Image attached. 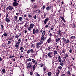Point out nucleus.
Returning a JSON list of instances; mask_svg holds the SVG:
<instances>
[{"label":"nucleus","instance_id":"nucleus-5","mask_svg":"<svg viewBox=\"0 0 76 76\" xmlns=\"http://www.w3.org/2000/svg\"><path fill=\"white\" fill-rule=\"evenodd\" d=\"M34 23L31 24L28 27V30L29 31H31V30H32V29L34 28Z\"/></svg>","mask_w":76,"mask_h":76},{"label":"nucleus","instance_id":"nucleus-11","mask_svg":"<svg viewBox=\"0 0 76 76\" xmlns=\"http://www.w3.org/2000/svg\"><path fill=\"white\" fill-rule=\"evenodd\" d=\"M49 20V18H47L45 19L44 21V24H46L47 22H48V21Z\"/></svg>","mask_w":76,"mask_h":76},{"label":"nucleus","instance_id":"nucleus-22","mask_svg":"<svg viewBox=\"0 0 76 76\" xmlns=\"http://www.w3.org/2000/svg\"><path fill=\"white\" fill-rule=\"evenodd\" d=\"M54 29V26H52L51 27V28L50 29L49 32H51V31L53 30Z\"/></svg>","mask_w":76,"mask_h":76},{"label":"nucleus","instance_id":"nucleus-53","mask_svg":"<svg viewBox=\"0 0 76 76\" xmlns=\"http://www.w3.org/2000/svg\"><path fill=\"white\" fill-rule=\"evenodd\" d=\"M33 18H34V19H37V15H36L34 16H33Z\"/></svg>","mask_w":76,"mask_h":76},{"label":"nucleus","instance_id":"nucleus-1","mask_svg":"<svg viewBox=\"0 0 76 76\" xmlns=\"http://www.w3.org/2000/svg\"><path fill=\"white\" fill-rule=\"evenodd\" d=\"M45 35V31H43L42 34V36L40 38V39L41 40H42L44 41H45V40H46V38H47V37L45 36L44 37V35Z\"/></svg>","mask_w":76,"mask_h":76},{"label":"nucleus","instance_id":"nucleus-46","mask_svg":"<svg viewBox=\"0 0 76 76\" xmlns=\"http://www.w3.org/2000/svg\"><path fill=\"white\" fill-rule=\"evenodd\" d=\"M28 18H31L32 17V15L28 14Z\"/></svg>","mask_w":76,"mask_h":76},{"label":"nucleus","instance_id":"nucleus-4","mask_svg":"<svg viewBox=\"0 0 76 76\" xmlns=\"http://www.w3.org/2000/svg\"><path fill=\"white\" fill-rule=\"evenodd\" d=\"M38 32H39V30L38 29H34L33 30V34L35 35V34H38Z\"/></svg>","mask_w":76,"mask_h":76},{"label":"nucleus","instance_id":"nucleus-49","mask_svg":"<svg viewBox=\"0 0 76 76\" xmlns=\"http://www.w3.org/2000/svg\"><path fill=\"white\" fill-rule=\"evenodd\" d=\"M46 70V68L45 67H43V72H45V71Z\"/></svg>","mask_w":76,"mask_h":76},{"label":"nucleus","instance_id":"nucleus-63","mask_svg":"<svg viewBox=\"0 0 76 76\" xmlns=\"http://www.w3.org/2000/svg\"><path fill=\"white\" fill-rule=\"evenodd\" d=\"M30 74L31 76H32V75L33 74V72H30Z\"/></svg>","mask_w":76,"mask_h":76},{"label":"nucleus","instance_id":"nucleus-36","mask_svg":"<svg viewBox=\"0 0 76 76\" xmlns=\"http://www.w3.org/2000/svg\"><path fill=\"white\" fill-rule=\"evenodd\" d=\"M2 72L3 73H6V70L5 69H4L2 70Z\"/></svg>","mask_w":76,"mask_h":76},{"label":"nucleus","instance_id":"nucleus-52","mask_svg":"<svg viewBox=\"0 0 76 76\" xmlns=\"http://www.w3.org/2000/svg\"><path fill=\"white\" fill-rule=\"evenodd\" d=\"M60 65H61V66H64V64H63V63L62 62H61L60 63Z\"/></svg>","mask_w":76,"mask_h":76},{"label":"nucleus","instance_id":"nucleus-54","mask_svg":"<svg viewBox=\"0 0 76 76\" xmlns=\"http://www.w3.org/2000/svg\"><path fill=\"white\" fill-rule=\"evenodd\" d=\"M8 16H9L8 14H7V13H6V18H8Z\"/></svg>","mask_w":76,"mask_h":76},{"label":"nucleus","instance_id":"nucleus-62","mask_svg":"<svg viewBox=\"0 0 76 76\" xmlns=\"http://www.w3.org/2000/svg\"><path fill=\"white\" fill-rule=\"evenodd\" d=\"M66 61V59H63L62 60V62L64 63H65V61Z\"/></svg>","mask_w":76,"mask_h":76},{"label":"nucleus","instance_id":"nucleus-12","mask_svg":"<svg viewBox=\"0 0 76 76\" xmlns=\"http://www.w3.org/2000/svg\"><path fill=\"white\" fill-rule=\"evenodd\" d=\"M31 62H32V63H35V65L37 66V61H35L34 60V59H32L31 60Z\"/></svg>","mask_w":76,"mask_h":76},{"label":"nucleus","instance_id":"nucleus-2","mask_svg":"<svg viewBox=\"0 0 76 76\" xmlns=\"http://www.w3.org/2000/svg\"><path fill=\"white\" fill-rule=\"evenodd\" d=\"M44 41L40 39V41L38 43H36V48L38 49V48H40V46H39V45H41V44H42L44 43Z\"/></svg>","mask_w":76,"mask_h":76},{"label":"nucleus","instance_id":"nucleus-44","mask_svg":"<svg viewBox=\"0 0 76 76\" xmlns=\"http://www.w3.org/2000/svg\"><path fill=\"white\" fill-rule=\"evenodd\" d=\"M8 44L9 45H10L11 44H12V42H11V41H10L9 40L8 42Z\"/></svg>","mask_w":76,"mask_h":76},{"label":"nucleus","instance_id":"nucleus-55","mask_svg":"<svg viewBox=\"0 0 76 76\" xmlns=\"http://www.w3.org/2000/svg\"><path fill=\"white\" fill-rule=\"evenodd\" d=\"M58 35H59L60 36H62V35H63V32L60 33L59 34H58Z\"/></svg>","mask_w":76,"mask_h":76},{"label":"nucleus","instance_id":"nucleus-13","mask_svg":"<svg viewBox=\"0 0 76 76\" xmlns=\"http://www.w3.org/2000/svg\"><path fill=\"white\" fill-rule=\"evenodd\" d=\"M5 21L7 22V23H9L10 22V20L9 18H6Z\"/></svg>","mask_w":76,"mask_h":76},{"label":"nucleus","instance_id":"nucleus-16","mask_svg":"<svg viewBox=\"0 0 76 76\" xmlns=\"http://www.w3.org/2000/svg\"><path fill=\"white\" fill-rule=\"evenodd\" d=\"M51 6H49L46 7V9L48 11V10H50V9H51Z\"/></svg>","mask_w":76,"mask_h":76},{"label":"nucleus","instance_id":"nucleus-26","mask_svg":"<svg viewBox=\"0 0 76 76\" xmlns=\"http://www.w3.org/2000/svg\"><path fill=\"white\" fill-rule=\"evenodd\" d=\"M3 35H4V37H7V32H5L3 34Z\"/></svg>","mask_w":76,"mask_h":76},{"label":"nucleus","instance_id":"nucleus-37","mask_svg":"<svg viewBox=\"0 0 76 76\" xmlns=\"http://www.w3.org/2000/svg\"><path fill=\"white\" fill-rule=\"evenodd\" d=\"M46 15H47V13L44 12V17H43V18L44 19H45V17H46Z\"/></svg>","mask_w":76,"mask_h":76},{"label":"nucleus","instance_id":"nucleus-19","mask_svg":"<svg viewBox=\"0 0 76 76\" xmlns=\"http://www.w3.org/2000/svg\"><path fill=\"white\" fill-rule=\"evenodd\" d=\"M66 73L67 75H68V76H72V74H71V73H70V71H68Z\"/></svg>","mask_w":76,"mask_h":76},{"label":"nucleus","instance_id":"nucleus-3","mask_svg":"<svg viewBox=\"0 0 76 76\" xmlns=\"http://www.w3.org/2000/svg\"><path fill=\"white\" fill-rule=\"evenodd\" d=\"M20 45V42H17L16 43H15L14 47L16 48L17 50L19 49V45Z\"/></svg>","mask_w":76,"mask_h":76},{"label":"nucleus","instance_id":"nucleus-64","mask_svg":"<svg viewBox=\"0 0 76 76\" xmlns=\"http://www.w3.org/2000/svg\"><path fill=\"white\" fill-rule=\"evenodd\" d=\"M19 36H20V37H22V33H19Z\"/></svg>","mask_w":76,"mask_h":76},{"label":"nucleus","instance_id":"nucleus-9","mask_svg":"<svg viewBox=\"0 0 76 76\" xmlns=\"http://www.w3.org/2000/svg\"><path fill=\"white\" fill-rule=\"evenodd\" d=\"M24 48L22 46H21L20 48V50L21 53H23V50H24Z\"/></svg>","mask_w":76,"mask_h":76},{"label":"nucleus","instance_id":"nucleus-23","mask_svg":"<svg viewBox=\"0 0 76 76\" xmlns=\"http://www.w3.org/2000/svg\"><path fill=\"white\" fill-rule=\"evenodd\" d=\"M23 18H24V19H27V17H28L27 16V15H26V14H25L24 15V16H23V15H22Z\"/></svg>","mask_w":76,"mask_h":76},{"label":"nucleus","instance_id":"nucleus-24","mask_svg":"<svg viewBox=\"0 0 76 76\" xmlns=\"http://www.w3.org/2000/svg\"><path fill=\"white\" fill-rule=\"evenodd\" d=\"M52 75V73L51 72H48V76H51Z\"/></svg>","mask_w":76,"mask_h":76},{"label":"nucleus","instance_id":"nucleus-29","mask_svg":"<svg viewBox=\"0 0 76 76\" xmlns=\"http://www.w3.org/2000/svg\"><path fill=\"white\" fill-rule=\"evenodd\" d=\"M39 65L40 67H43V64H42V63H40Z\"/></svg>","mask_w":76,"mask_h":76},{"label":"nucleus","instance_id":"nucleus-15","mask_svg":"<svg viewBox=\"0 0 76 76\" xmlns=\"http://www.w3.org/2000/svg\"><path fill=\"white\" fill-rule=\"evenodd\" d=\"M60 38H58V37H57L56 38V42L58 43L60 42Z\"/></svg>","mask_w":76,"mask_h":76},{"label":"nucleus","instance_id":"nucleus-38","mask_svg":"<svg viewBox=\"0 0 76 76\" xmlns=\"http://www.w3.org/2000/svg\"><path fill=\"white\" fill-rule=\"evenodd\" d=\"M47 49L48 50V51H51V50H50V49H51V48H50V46L48 47Z\"/></svg>","mask_w":76,"mask_h":76},{"label":"nucleus","instance_id":"nucleus-58","mask_svg":"<svg viewBox=\"0 0 76 76\" xmlns=\"http://www.w3.org/2000/svg\"><path fill=\"white\" fill-rule=\"evenodd\" d=\"M17 19H18V17H17V16H15V17H14V20H17Z\"/></svg>","mask_w":76,"mask_h":76},{"label":"nucleus","instance_id":"nucleus-60","mask_svg":"<svg viewBox=\"0 0 76 76\" xmlns=\"http://www.w3.org/2000/svg\"><path fill=\"white\" fill-rule=\"evenodd\" d=\"M21 39H19L18 40V42H19L20 43L21 42Z\"/></svg>","mask_w":76,"mask_h":76},{"label":"nucleus","instance_id":"nucleus-48","mask_svg":"<svg viewBox=\"0 0 76 76\" xmlns=\"http://www.w3.org/2000/svg\"><path fill=\"white\" fill-rule=\"evenodd\" d=\"M31 53H34V50L31 49L30 50Z\"/></svg>","mask_w":76,"mask_h":76},{"label":"nucleus","instance_id":"nucleus-35","mask_svg":"<svg viewBox=\"0 0 76 76\" xmlns=\"http://www.w3.org/2000/svg\"><path fill=\"white\" fill-rule=\"evenodd\" d=\"M15 38H19V36H18L16 34H15Z\"/></svg>","mask_w":76,"mask_h":76},{"label":"nucleus","instance_id":"nucleus-43","mask_svg":"<svg viewBox=\"0 0 76 76\" xmlns=\"http://www.w3.org/2000/svg\"><path fill=\"white\" fill-rule=\"evenodd\" d=\"M19 19L20 21H22V20H23V18H22V17H20L19 18Z\"/></svg>","mask_w":76,"mask_h":76},{"label":"nucleus","instance_id":"nucleus-7","mask_svg":"<svg viewBox=\"0 0 76 76\" xmlns=\"http://www.w3.org/2000/svg\"><path fill=\"white\" fill-rule=\"evenodd\" d=\"M30 62H29L27 64V67H28V69H31V67H32V64H30Z\"/></svg>","mask_w":76,"mask_h":76},{"label":"nucleus","instance_id":"nucleus-47","mask_svg":"<svg viewBox=\"0 0 76 76\" xmlns=\"http://www.w3.org/2000/svg\"><path fill=\"white\" fill-rule=\"evenodd\" d=\"M0 26H1V29H3L4 28V26H3V25L2 24H1Z\"/></svg>","mask_w":76,"mask_h":76},{"label":"nucleus","instance_id":"nucleus-41","mask_svg":"<svg viewBox=\"0 0 76 76\" xmlns=\"http://www.w3.org/2000/svg\"><path fill=\"white\" fill-rule=\"evenodd\" d=\"M58 69H60V70H61L62 69V67L61 66H59L58 67Z\"/></svg>","mask_w":76,"mask_h":76},{"label":"nucleus","instance_id":"nucleus-40","mask_svg":"<svg viewBox=\"0 0 76 76\" xmlns=\"http://www.w3.org/2000/svg\"><path fill=\"white\" fill-rule=\"evenodd\" d=\"M54 39H52V40H51V43H52V44H54Z\"/></svg>","mask_w":76,"mask_h":76},{"label":"nucleus","instance_id":"nucleus-25","mask_svg":"<svg viewBox=\"0 0 76 76\" xmlns=\"http://www.w3.org/2000/svg\"><path fill=\"white\" fill-rule=\"evenodd\" d=\"M62 39L63 40V42H64V43H65L66 41V38L64 37H63V38Z\"/></svg>","mask_w":76,"mask_h":76},{"label":"nucleus","instance_id":"nucleus-14","mask_svg":"<svg viewBox=\"0 0 76 76\" xmlns=\"http://www.w3.org/2000/svg\"><path fill=\"white\" fill-rule=\"evenodd\" d=\"M38 4H35L33 5V7L34 9H37L38 8Z\"/></svg>","mask_w":76,"mask_h":76},{"label":"nucleus","instance_id":"nucleus-20","mask_svg":"<svg viewBox=\"0 0 76 76\" xmlns=\"http://www.w3.org/2000/svg\"><path fill=\"white\" fill-rule=\"evenodd\" d=\"M70 42L69 41V39L67 38V40H66V41H65V44H68Z\"/></svg>","mask_w":76,"mask_h":76},{"label":"nucleus","instance_id":"nucleus-51","mask_svg":"<svg viewBox=\"0 0 76 76\" xmlns=\"http://www.w3.org/2000/svg\"><path fill=\"white\" fill-rule=\"evenodd\" d=\"M61 59V56H59L58 57V60Z\"/></svg>","mask_w":76,"mask_h":76},{"label":"nucleus","instance_id":"nucleus-30","mask_svg":"<svg viewBox=\"0 0 76 76\" xmlns=\"http://www.w3.org/2000/svg\"><path fill=\"white\" fill-rule=\"evenodd\" d=\"M57 54V51L56 50H55L54 51V56H56Z\"/></svg>","mask_w":76,"mask_h":76},{"label":"nucleus","instance_id":"nucleus-45","mask_svg":"<svg viewBox=\"0 0 76 76\" xmlns=\"http://www.w3.org/2000/svg\"><path fill=\"white\" fill-rule=\"evenodd\" d=\"M27 54H29V53H31V51L29 49L27 51Z\"/></svg>","mask_w":76,"mask_h":76},{"label":"nucleus","instance_id":"nucleus-42","mask_svg":"<svg viewBox=\"0 0 76 76\" xmlns=\"http://www.w3.org/2000/svg\"><path fill=\"white\" fill-rule=\"evenodd\" d=\"M75 46H76V43L74 44L73 43H72V47H75Z\"/></svg>","mask_w":76,"mask_h":76},{"label":"nucleus","instance_id":"nucleus-10","mask_svg":"<svg viewBox=\"0 0 76 76\" xmlns=\"http://www.w3.org/2000/svg\"><path fill=\"white\" fill-rule=\"evenodd\" d=\"M9 10L12 11L13 10V6L11 5H10L9 6Z\"/></svg>","mask_w":76,"mask_h":76},{"label":"nucleus","instance_id":"nucleus-56","mask_svg":"<svg viewBox=\"0 0 76 76\" xmlns=\"http://www.w3.org/2000/svg\"><path fill=\"white\" fill-rule=\"evenodd\" d=\"M72 49H70L69 51V52L70 53H72Z\"/></svg>","mask_w":76,"mask_h":76},{"label":"nucleus","instance_id":"nucleus-27","mask_svg":"<svg viewBox=\"0 0 76 76\" xmlns=\"http://www.w3.org/2000/svg\"><path fill=\"white\" fill-rule=\"evenodd\" d=\"M36 11H37V12L36 13H41V10H36Z\"/></svg>","mask_w":76,"mask_h":76},{"label":"nucleus","instance_id":"nucleus-17","mask_svg":"<svg viewBox=\"0 0 76 76\" xmlns=\"http://www.w3.org/2000/svg\"><path fill=\"white\" fill-rule=\"evenodd\" d=\"M51 38H50L47 40V42L48 43V44H49V43H50V42H51Z\"/></svg>","mask_w":76,"mask_h":76},{"label":"nucleus","instance_id":"nucleus-57","mask_svg":"<svg viewBox=\"0 0 76 76\" xmlns=\"http://www.w3.org/2000/svg\"><path fill=\"white\" fill-rule=\"evenodd\" d=\"M43 10H44V9L45 8V5H44L42 7Z\"/></svg>","mask_w":76,"mask_h":76},{"label":"nucleus","instance_id":"nucleus-18","mask_svg":"<svg viewBox=\"0 0 76 76\" xmlns=\"http://www.w3.org/2000/svg\"><path fill=\"white\" fill-rule=\"evenodd\" d=\"M60 18L61 19H62L63 22L65 23V22H66V20H65V19H64V17L62 16H60Z\"/></svg>","mask_w":76,"mask_h":76},{"label":"nucleus","instance_id":"nucleus-8","mask_svg":"<svg viewBox=\"0 0 76 76\" xmlns=\"http://www.w3.org/2000/svg\"><path fill=\"white\" fill-rule=\"evenodd\" d=\"M18 3L17 2H14L13 3V6L15 7L18 6Z\"/></svg>","mask_w":76,"mask_h":76},{"label":"nucleus","instance_id":"nucleus-28","mask_svg":"<svg viewBox=\"0 0 76 76\" xmlns=\"http://www.w3.org/2000/svg\"><path fill=\"white\" fill-rule=\"evenodd\" d=\"M65 56L64 57V58H65V59H66V58H67V57H69V55H68V54H66L65 55Z\"/></svg>","mask_w":76,"mask_h":76},{"label":"nucleus","instance_id":"nucleus-33","mask_svg":"<svg viewBox=\"0 0 76 76\" xmlns=\"http://www.w3.org/2000/svg\"><path fill=\"white\" fill-rule=\"evenodd\" d=\"M56 62V64H59V61H58V60H56L55 61Z\"/></svg>","mask_w":76,"mask_h":76},{"label":"nucleus","instance_id":"nucleus-32","mask_svg":"<svg viewBox=\"0 0 76 76\" xmlns=\"http://www.w3.org/2000/svg\"><path fill=\"white\" fill-rule=\"evenodd\" d=\"M36 66H35V65L33 66V70H34H34H35L36 69Z\"/></svg>","mask_w":76,"mask_h":76},{"label":"nucleus","instance_id":"nucleus-31","mask_svg":"<svg viewBox=\"0 0 76 76\" xmlns=\"http://www.w3.org/2000/svg\"><path fill=\"white\" fill-rule=\"evenodd\" d=\"M71 38L72 39H75L76 38L74 36H71Z\"/></svg>","mask_w":76,"mask_h":76},{"label":"nucleus","instance_id":"nucleus-59","mask_svg":"<svg viewBox=\"0 0 76 76\" xmlns=\"http://www.w3.org/2000/svg\"><path fill=\"white\" fill-rule=\"evenodd\" d=\"M34 56H35V54H34L33 53L31 54V57H33Z\"/></svg>","mask_w":76,"mask_h":76},{"label":"nucleus","instance_id":"nucleus-39","mask_svg":"<svg viewBox=\"0 0 76 76\" xmlns=\"http://www.w3.org/2000/svg\"><path fill=\"white\" fill-rule=\"evenodd\" d=\"M13 1L15 2H17V3H19L20 1V0H13Z\"/></svg>","mask_w":76,"mask_h":76},{"label":"nucleus","instance_id":"nucleus-34","mask_svg":"<svg viewBox=\"0 0 76 76\" xmlns=\"http://www.w3.org/2000/svg\"><path fill=\"white\" fill-rule=\"evenodd\" d=\"M26 61H31V58L27 59Z\"/></svg>","mask_w":76,"mask_h":76},{"label":"nucleus","instance_id":"nucleus-21","mask_svg":"<svg viewBox=\"0 0 76 76\" xmlns=\"http://www.w3.org/2000/svg\"><path fill=\"white\" fill-rule=\"evenodd\" d=\"M60 71H59L58 69L57 70V72L56 74V76H58L59 74H60Z\"/></svg>","mask_w":76,"mask_h":76},{"label":"nucleus","instance_id":"nucleus-50","mask_svg":"<svg viewBox=\"0 0 76 76\" xmlns=\"http://www.w3.org/2000/svg\"><path fill=\"white\" fill-rule=\"evenodd\" d=\"M24 42H25V43H28V39H25Z\"/></svg>","mask_w":76,"mask_h":76},{"label":"nucleus","instance_id":"nucleus-6","mask_svg":"<svg viewBox=\"0 0 76 76\" xmlns=\"http://www.w3.org/2000/svg\"><path fill=\"white\" fill-rule=\"evenodd\" d=\"M48 55L49 58H53V53H52V52H50L48 53Z\"/></svg>","mask_w":76,"mask_h":76},{"label":"nucleus","instance_id":"nucleus-61","mask_svg":"<svg viewBox=\"0 0 76 76\" xmlns=\"http://www.w3.org/2000/svg\"><path fill=\"white\" fill-rule=\"evenodd\" d=\"M73 28H76V25L75 23H73Z\"/></svg>","mask_w":76,"mask_h":76}]
</instances>
